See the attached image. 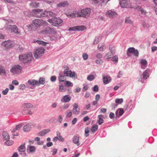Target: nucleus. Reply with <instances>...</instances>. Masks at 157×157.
Listing matches in <instances>:
<instances>
[{"mask_svg":"<svg viewBox=\"0 0 157 157\" xmlns=\"http://www.w3.org/2000/svg\"><path fill=\"white\" fill-rule=\"evenodd\" d=\"M19 60L24 64H29L33 59V55L31 53H29L20 55L19 56Z\"/></svg>","mask_w":157,"mask_h":157,"instance_id":"1","label":"nucleus"},{"mask_svg":"<svg viewBox=\"0 0 157 157\" xmlns=\"http://www.w3.org/2000/svg\"><path fill=\"white\" fill-rule=\"evenodd\" d=\"M33 105L30 103H24L21 105V112L24 115L30 114H33L30 108H32Z\"/></svg>","mask_w":157,"mask_h":157,"instance_id":"2","label":"nucleus"},{"mask_svg":"<svg viewBox=\"0 0 157 157\" xmlns=\"http://www.w3.org/2000/svg\"><path fill=\"white\" fill-rule=\"evenodd\" d=\"M5 29L10 31L11 33H14L17 34H20V32L18 31V29L15 25H6L4 27Z\"/></svg>","mask_w":157,"mask_h":157,"instance_id":"3","label":"nucleus"},{"mask_svg":"<svg viewBox=\"0 0 157 157\" xmlns=\"http://www.w3.org/2000/svg\"><path fill=\"white\" fill-rule=\"evenodd\" d=\"M39 33L45 34H55L56 32L53 28L47 26L44 27V29L39 32Z\"/></svg>","mask_w":157,"mask_h":157,"instance_id":"4","label":"nucleus"},{"mask_svg":"<svg viewBox=\"0 0 157 157\" xmlns=\"http://www.w3.org/2000/svg\"><path fill=\"white\" fill-rule=\"evenodd\" d=\"M22 69V67L20 65H15L11 68L10 71L13 75L18 74L21 72Z\"/></svg>","mask_w":157,"mask_h":157,"instance_id":"5","label":"nucleus"},{"mask_svg":"<svg viewBox=\"0 0 157 157\" xmlns=\"http://www.w3.org/2000/svg\"><path fill=\"white\" fill-rule=\"evenodd\" d=\"M49 22L53 25L58 27L62 25L63 21L59 18L55 17L49 20Z\"/></svg>","mask_w":157,"mask_h":157,"instance_id":"6","label":"nucleus"},{"mask_svg":"<svg viewBox=\"0 0 157 157\" xmlns=\"http://www.w3.org/2000/svg\"><path fill=\"white\" fill-rule=\"evenodd\" d=\"M26 87L33 89L35 88L37 86V81L35 79H29L25 83Z\"/></svg>","mask_w":157,"mask_h":157,"instance_id":"7","label":"nucleus"},{"mask_svg":"<svg viewBox=\"0 0 157 157\" xmlns=\"http://www.w3.org/2000/svg\"><path fill=\"white\" fill-rule=\"evenodd\" d=\"M91 10L89 8L83 9L81 10L80 13L79 12V17H88L90 15Z\"/></svg>","mask_w":157,"mask_h":157,"instance_id":"8","label":"nucleus"},{"mask_svg":"<svg viewBox=\"0 0 157 157\" xmlns=\"http://www.w3.org/2000/svg\"><path fill=\"white\" fill-rule=\"evenodd\" d=\"M32 23L36 27H39L43 25H46L48 23L42 20L36 19L32 21Z\"/></svg>","mask_w":157,"mask_h":157,"instance_id":"9","label":"nucleus"},{"mask_svg":"<svg viewBox=\"0 0 157 157\" xmlns=\"http://www.w3.org/2000/svg\"><path fill=\"white\" fill-rule=\"evenodd\" d=\"M45 49L42 47L38 48L35 50L34 54V57L36 59H37L42 56V54L44 53Z\"/></svg>","mask_w":157,"mask_h":157,"instance_id":"10","label":"nucleus"},{"mask_svg":"<svg viewBox=\"0 0 157 157\" xmlns=\"http://www.w3.org/2000/svg\"><path fill=\"white\" fill-rule=\"evenodd\" d=\"M119 1L121 7L129 8L131 7V4L129 0H119Z\"/></svg>","mask_w":157,"mask_h":157,"instance_id":"11","label":"nucleus"},{"mask_svg":"<svg viewBox=\"0 0 157 157\" xmlns=\"http://www.w3.org/2000/svg\"><path fill=\"white\" fill-rule=\"evenodd\" d=\"M56 16V13H54L50 11H45L41 12V17H55Z\"/></svg>","mask_w":157,"mask_h":157,"instance_id":"12","label":"nucleus"},{"mask_svg":"<svg viewBox=\"0 0 157 157\" xmlns=\"http://www.w3.org/2000/svg\"><path fill=\"white\" fill-rule=\"evenodd\" d=\"M63 73L65 76L71 78L73 77L75 78H76L77 77L76 73L74 71H72L71 70H64L63 71Z\"/></svg>","mask_w":157,"mask_h":157,"instance_id":"13","label":"nucleus"},{"mask_svg":"<svg viewBox=\"0 0 157 157\" xmlns=\"http://www.w3.org/2000/svg\"><path fill=\"white\" fill-rule=\"evenodd\" d=\"M14 42L10 40L5 41L2 43V45L7 48H11L14 46Z\"/></svg>","mask_w":157,"mask_h":157,"instance_id":"14","label":"nucleus"},{"mask_svg":"<svg viewBox=\"0 0 157 157\" xmlns=\"http://www.w3.org/2000/svg\"><path fill=\"white\" fill-rule=\"evenodd\" d=\"M42 12V9H38L33 10L32 13L34 16L37 17H41V12Z\"/></svg>","mask_w":157,"mask_h":157,"instance_id":"15","label":"nucleus"},{"mask_svg":"<svg viewBox=\"0 0 157 157\" xmlns=\"http://www.w3.org/2000/svg\"><path fill=\"white\" fill-rule=\"evenodd\" d=\"M86 28L84 26H77L72 27H70L69 28L68 30L71 31H83Z\"/></svg>","mask_w":157,"mask_h":157,"instance_id":"16","label":"nucleus"},{"mask_svg":"<svg viewBox=\"0 0 157 157\" xmlns=\"http://www.w3.org/2000/svg\"><path fill=\"white\" fill-rule=\"evenodd\" d=\"M102 79L103 83L105 84H106L109 83L111 80V77L109 75L106 74L102 75Z\"/></svg>","mask_w":157,"mask_h":157,"instance_id":"17","label":"nucleus"},{"mask_svg":"<svg viewBox=\"0 0 157 157\" xmlns=\"http://www.w3.org/2000/svg\"><path fill=\"white\" fill-rule=\"evenodd\" d=\"M106 15L107 17H113L117 16V14L114 10H109L106 12Z\"/></svg>","mask_w":157,"mask_h":157,"instance_id":"18","label":"nucleus"},{"mask_svg":"<svg viewBox=\"0 0 157 157\" xmlns=\"http://www.w3.org/2000/svg\"><path fill=\"white\" fill-rule=\"evenodd\" d=\"M66 15L69 17L74 18L75 17H78L79 15V12L77 10H75L72 13H66Z\"/></svg>","mask_w":157,"mask_h":157,"instance_id":"19","label":"nucleus"},{"mask_svg":"<svg viewBox=\"0 0 157 157\" xmlns=\"http://www.w3.org/2000/svg\"><path fill=\"white\" fill-rule=\"evenodd\" d=\"M71 97L69 95H66L63 96L61 99V101L63 102H68L71 100Z\"/></svg>","mask_w":157,"mask_h":157,"instance_id":"20","label":"nucleus"},{"mask_svg":"<svg viewBox=\"0 0 157 157\" xmlns=\"http://www.w3.org/2000/svg\"><path fill=\"white\" fill-rule=\"evenodd\" d=\"M140 63L141 65V67L143 69H145L147 66V61L144 59H140Z\"/></svg>","mask_w":157,"mask_h":157,"instance_id":"21","label":"nucleus"},{"mask_svg":"<svg viewBox=\"0 0 157 157\" xmlns=\"http://www.w3.org/2000/svg\"><path fill=\"white\" fill-rule=\"evenodd\" d=\"M79 140V136L77 135H75L73 138L72 141L74 144H76L78 146H79L80 145Z\"/></svg>","mask_w":157,"mask_h":157,"instance_id":"22","label":"nucleus"},{"mask_svg":"<svg viewBox=\"0 0 157 157\" xmlns=\"http://www.w3.org/2000/svg\"><path fill=\"white\" fill-rule=\"evenodd\" d=\"M36 150V147L34 146L28 145L27 146V152L28 153H33L35 152Z\"/></svg>","mask_w":157,"mask_h":157,"instance_id":"23","label":"nucleus"},{"mask_svg":"<svg viewBox=\"0 0 157 157\" xmlns=\"http://www.w3.org/2000/svg\"><path fill=\"white\" fill-rule=\"evenodd\" d=\"M78 105L77 103H75L73 105V113L75 114H78L79 113V109L78 108Z\"/></svg>","mask_w":157,"mask_h":157,"instance_id":"24","label":"nucleus"},{"mask_svg":"<svg viewBox=\"0 0 157 157\" xmlns=\"http://www.w3.org/2000/svg\"><path fill=\"white\" fill-rule=\"evenodd\" d=\"M124 113V111L122 109H118L116 112L115 114L117 117H119L122 115Z\"/></svg>","mask_w":157,"mask_h":157,"instance_id":"25","label":"nucleus"},{"mask_svg":"<svg viewBox=\"0 0 157 157\" xmlns=\"http://www.w3.org/2000/svg\"><path fill=\"white\" fill-rule=\"evenodd\" d=\"M110 0H93L94 3L102 5L103 4H106Z\"/></svg>","mask_w":157,"mask_h":157,"instance_id":"26","label":"nucleus"},{"mask_svg":"<svg viewBox=\"0 0 157 157\" xmlns=\"http://www.w3.org/2000/svg\"><path fill=\"white\" fill-rule=\"evenodd\" d=\"M68 5V2L67 1H64L59 3L57 5V7H64L67 6Z\"/></svg>","mask_w":157,"mask_h":157,"instance_id":"27","label":"nucleus"},{"mask_svg":"<svg viewBox=\"0 0 157 157\" xmlns=\"http://www.w3.org/2000/svg\"><path fill=\"white\" fill-rule=\"evenodd\" d=\"M49 129H44L42 131L39 132L38 133V135L39 136H43L45 135L50 131Z\"/></svg>","mask_w":157,"mask_h":157,"instance_id":"28","label":"nucleus"},{"mask_svg":"<svg viewBox=\"0 0 157 157\" xmlns=\"http://www.w3.org/2000/svg\"><path fill=\"white\" fill-rule=\"evenodd\" d=\"M32 125H33L32 124L30 123L24 126L23 127L24 131L25 132L29 131L31 129V128Z\"/></svg>","mask_w":157,"mask_h":157,"instance_id":"29","label":"nucleus"},{"mask_svg":"<svg viewBox=\"0 0 157 157\" xmlns=\"http://www.w3.org/2000/svg\"><path fill=\"white\" fill-rule=\"evenodd\" d=\"M58 79L59 81V83L60 84L61 82H65L66 81V78L65 76L59 74Z\"/></svg>","mask_w":157,"mask_h":157,"instance_id":"30","label":"nucleus"},{"mask_svg":"<svg viewBox=\"0 0 157 157\" xmlns=\"http://www.w3.org/2000/svg\"><path fill=\"white\" fill-rule=\"evenodd\" d=\"M45 83V79L44 78L40 77L39 79V81H37V86H39L40 84L44 85Z\"/></svg>","mask_w":157,"mask_h":157,"instance_id":"31","label":"nucleus"},{"mask_svg":"<svg viewBox=\"0 0 157 157\" xmlns=\"http://www.w3.org/2000/svg\"><path fill=\"white\" fill-rule=\"evenodd\" d=\"M18 150L19 152H22L25 151V144H23L20 146L18 148Z\"/></svg>","mask_w":157,"mask_h":157,"instance_id":"32","label":"nucleus"},{"mask_svg":"<svg viewBox=\"0 0 157 157\" xmlns=\"http://www.w3.org/2000/svg\"><path fill=\"white\" fill-rule=\"evenodd\" d=\"M2 136L5 140H9L10 139L9 134L6 132H3L2 133Z\"/></svg>","mask_w":157,"mask_h":157,"instance_id":"33","label":"nucleus"},{"mask_svg":"<svg viewBox=\"0 0 157 157\" xmlns=\"http://www.w3.org/2000/svg\"><path fill=\"white\" fill-rule=\"evenodd\" d=\"M2 19L4 21L6 24L11 23L13 22L12 20L10 19L8 17H3L2 18Z\"/></svg>","mask_w":157,"mask_h":157,"instance_id":"34","label":"nucleus"},{"mask_svg":"<svg viewBox=\"0 0 157 157\" xmlns=\"http://www.w3.org/2000/svg\"><path fill=\"white\" fill-rule=\"evenodd\" d=\"M104 116L102 115H99L98 116V124L99 125L101 124L104 122V120L102 119Z\"/></svg>","mask_w":157,"mask_h":157,"instance_id":"35","label":"nucleus"},{"mask_svg":"<svg viewBox=\"0 0 157 157\" xmlns=\"http://www.w3.org/2000/svg\"><path fill=\"white\" fill-rule=\"evenodd\" d=\"M98 128V125L96 124H94L92 126L91 128V132H92V133H94L97 130Z\"/></svg>","mask_w":157,"mask_h":157,"instance_id":"36","label":"nucleus"},{"mask_svg":"<svg viewBox=\"0 0 157 157\" xmlns=\"http://www.w3.org/2000/svg\"><path fill=\"white\" fill-rule=\"evenodd\" d=\"M142 75L144 79H147L148 77V71L147 69L143 72Z\"/></svg>","mask_w":157,"mask_h":157,"instance_id":"37","label":"nucleus"},{"mask_svg":"<svg viewBox=\"0 0 157 157\" xmlns=\"http://www.w3.org/2000/svg\"><path fill=\"white\" fill-rule=\"evenodd\" d=\"M98 48L100 51H103L105 49L106 47L102 44H99L98 46Z\"/></svg>","mask_w":157,"mask_h":157,"instance_id":"38","label":"nucleus"},{"mask_svg":"<svg viewBox=\"0 0 157 157\" xmlns=\"http://www.w3.org/2000/svg\"><path fill=\"white\" fill-rule=\"evenodd\" d=\"M64 85L66 86L69 87V86H73V84L70 81H67L65 82L64 83Z\"/></svg>","mask_w":157,"mask_h":157,"instance_id":"39","label":"nucleus"},{"mask_svg":"<svg viewBox=\"0 0 157 157\" xmlns=\"http://www.w3.org/2000/svg\"><path fill=\"white\" fill-rule=\"evenodd\" d=\"M34 42L37 43L39 44L42 45L44 46H45L46 44L48 43H46L42 40H35L34 41Z\"/></svg>","mask_w":157,"mask_h":157,"instance_id":"40","label":"nucleus"},{"mask_svg":"<svg viewBox=\"0 0 157 157\" xmlns=\"http://www.w3.org/2000/svg\"><path fill=\"white\" fill-rule=\"evenodd\" d=\"M125 23L126 24H132L133 22L131 20L129 17H126L125 20Z\"/></svg>","mask_w":157,"mask_h":157,"instance_id":"41","label":"nucleus"},{"mask_svg":"<svg viewBox=\"0 0 157 157\" xmlns=\"http://www.w3.org/2000/svg\"><path fill=\"white\" fill-rule=\"evenodd\" d=\"M39 3L36 2H33L30 4V6L34 7H37L39 6Z\"/></svg>","mask_w":157,"mask_h":157,"instance_id":"42","label":"nucleus"},{"mask_svg":"<svg viewBox=\"0 0 157 157\" xmlns=\"http://www.w3.org/2000/svg\"><path fill=\"white\" fill-rule=\"evenodd\" d=\"M22 124H19L17 125L16 128L13 130L12 132H15L16 130H19L20 129V128L22 127Z\"/></svg>","mask_w":157,"mask_h":157,"instance_id":"43","label":"nucleus"},{"mask_svg":"<svg viewBox=\"0 0 157 157\" xmlns=\"http://www.w3.org/2000/svg\"><path fill=\"white\" fill-rule=\"evenodd\" d=\"M6 73V70L4 67L0 65V74H5Z\"/></svg>","mask_w":157,"mask_h":157,"instance_id":"44","label":"nucleus"},{"mask_svg":"<svg viewBox=\"0 0 157 157\" xmlns=\"http://www.w3.org/2000/svg\"><path fill=\"white\" fill-rule=\"evenodd\" d=\"M138 11L140 12L141 14L143 15H145L147 13V12L141 7H139Z\"/></svg>","mask_w":157,"mask_h":157,"instance_id":"45","label":"nucleus"},{"mask_svg":"<svg viewBox=\"0 0 157 157\" xmlns=\"http://www.w3.org/2000/svg\"><path fill=\"white\" fill-rule=\"evenodd\" d=\"M66 117H70L71 116L72 113L71 110H68L66 111Z\"/></svg>","mask_w":157,"mask_h":157,"instance_id":"46","label":"nucleus"},{"mask_svg":"<svg viewBox=\"0 0 157 157\" xmlns=\"http://www.w3.org/2000/svg\"><path fill=\"white\" fill-rule=\"evenodd\" d=\"M113 55V53L112 52H109L105 55V57L106 58L109 59L112 57Z\"/></svg>","mask_w":157,"mask_h":157,"instance_id":"47","label":"nucleus"},{"mask_svg":"<svg viewBox=\"0 0 157 157\" xmlns=\"http://www.w3.org/2000/svg\"><path fill=\"white\" fill-rule=\"evenodd\" d=\"M59 91L60 92H63L65 91L64 87V86L60 83L59 86Z\"/></svg>","mask_w":157,"mask_h":157,"instance_id":"48","label":"nucleus"},{"mask_svg":"<svg viewBox=\"0 0 157 157\" xmlns=\"http://www.w3.org/2000/svg\"><path fill=\"white\" fill-rule=\"evenodd\" d=\"M94 77L93 75H89L87 77V80L89 81H92L94 79Z\"/></svg>","mask_w":157,"mask_h":157,"instance_id":"49","label":"nucleus"},{"mask_svg":"<svg viewBox=\"0 0 157 157\" xmlns=\"http://www.w3.org/2000/svg\"><path fill=\"white\" fill-rule=\"evenodd\" d=\"M101 39V38L100 37H95L94 42H93V44H97L100 41Z\"/></svg>","mask_w":157,"mask_h":157,"instance_id":"50","label":"nucleus"},{"mask_svg":"<svg viewBox=\"0 0 157 157\" xmlns=\"http://www.w3.org/2000/svg\"><path fill=\"white\" fill-rule=\"evenodd\" d=\"M115 102L117 104H121L123 101L122 98H117L115 99Z\"/></svg>","mask_w":157,"mask_h":157,"instance_id":"51","label":"nucleus"},{"mask_svg":"<svg viewBox=\"0 0 157 157\" xmlns=\"http://www.w3.org/2000/svg\"><path fill=\"white\" fill-rule=\"evenodd\" d=\"M82 57L84 60H86L87 59L88 56L87 53H84L82 54Z\"/></svg>","mask_w":157,"mask_h":157,"instance_id":"52","label":"nucleus"},{"mask_svg":"<svg viewBox=\"0 0 157 157\" xmlns=\"http://www.w3.org/2000/svg\"><path fill=\"white\" fill-rule=\"evenodd\" d=\"M95 63L97 64H101L103 63V61L101 59H96L95 60Z\"/></svg>","mask_w":157,"mask_h":157,"instance_id":"53","label":"nucleus"},{"mask_svg":"<svg viewBox=\"0 0 157 157\" xmlns=\"http://www.w3.org/2000/svg\"><path fill=\"white\" fill-rule=\"evenodd\" d=\"M94 91H98L99 90V87L97 85H95L92 88Z\"/></svg>","mask_w":157,"mask_h":157,"instance_id":"54","label":"nucleus"},{"mask_svg":"<svg viewBox=\"0 0 157 157\" xmlns=\"http://www.w3.org/2000/svg\"><path fill=\"white\" fill-rule=\"evenodd\" d=\"M63 118L62 115H59L58 117V122L59 123H61L62 122V121H63Z\"/></svg>","mask_w":157,"mask_h":157,"instance_id":"55","label":"nucleus"},{"mask_svg":"<svg viewBox=\"0 0 157 157\" xmlns=\"http://www.w3.org/2000/svg\"><path fill=\"white\" fill-rule=\"evenodd\" d=\"M112 61L117 63L118 61V58L117 56H115L112 59Z\"/></svg>","mask_w":157,"mask_h":157,"instance_id":"56","label":"nucleus"},{"mask_svg":"<svg viewBox=\"0 0 157 157\" xmlns=\"http://www.w3.org/2000/svg\"><path fill=\"white\" fill-rule=\"evenodd\" d=\"M135 48L133 47H130L128 48L127 51L128 52H129L130 53H132L134 52Z\"/></svg>","mask_w":157,"mask_h":157,"instance_id":"57","label":"nucleus"},{"mask_svg":"<svg viewBox=\"0 0 157 157\" xmlns=\"http://www.w3.org/2000/svg\"><path fill=\"white\" fill-rule=\"evenodd\" d=\"M96 57L99 59H101L103 57V55L100 53H98L96 55Z\"/></svg>","mask_w":157,"mask_h":157,"instance_id":"58","label":"nucleus"},{"mask_svg":"<svg viewBox=\"0 0 157 157\" xmlns=\"http://www.w3.org/2000/svg\"><path fill=\"white\" fill-rule=\"evenodd\" d=\"M56 78L55 76H52L50 78V80L51 82H54L56 81Z\"/></svg>","mask_w":157,"mask_h":157,"instance_id":"59","label":"nucleus"},{"mask_svg":"<svg viewBox=\"0 0 157 157\" xmlns=\"http://www.w3.org/2000/svg\"><path fill=\"white\" fill-rule=\"evenodd\" d=\"M85 133L86 134L85 136L86 137H87L89 136V135L88 134L89 132V130L88 128H87L85 129Z\"/></svg>","mask_w":157,"mask_h":157,"instance_id":"60","label":"nucleus"},{"mask_svg":"<svg viewBox=\"0 0 157 157\" xmlns=\"http://www.w3.org/2000/svg\"><path fill=\"white\" fill-rule=\"evenodd\" d=\"M26 85L24 84H21L19 86V89L20 90H23L25 89L26 87Z\"/></svg>","mask_w":157,"mask_h":157,"instance_id":"61","label":"nucleus"},{"mask_svg":"<svg viewBox=\"0 0 157 157\" xmlns=\"http://www.w3.org/2000/svg\"><path fill=\"white\" fill-rule=\"evenodd\" d=\"M9 91V89L6 88L5 90L2 91V93L3 95H6L7 94Z\"/></svg>","mask_w":157,"mask_h":157,"instance_id":"62","label":"nucleus"},{"mask_svg":"<svg viewBox=\"0 0 157 157\" xmlns=\"http://www.w3.org/2000/svg\"><path fill=\"white\" fill-rule=\"evenodd\" d=\"M13 143V141H10L9 140H7L5 142V144L8 146L11 145Z\"/></svg>","mask_w":157,"mask_h":157,"instance_id":"63","label":"nucleus"},{"mask_svg":"<svg viewBox=\"0 0 157 157\" xmlns=\"http://www.w3.org/2000/svg\"><path fill=\"white\" fill-rule=\"evenodd\" d=\"M134 54V55L136 57H137L139 55V52L137 50H134V52H133V53Z\"/></svg>","mask_w":157,"mask_h":157,"instance_id":"64","label":"nucleus"}]
</instances>
